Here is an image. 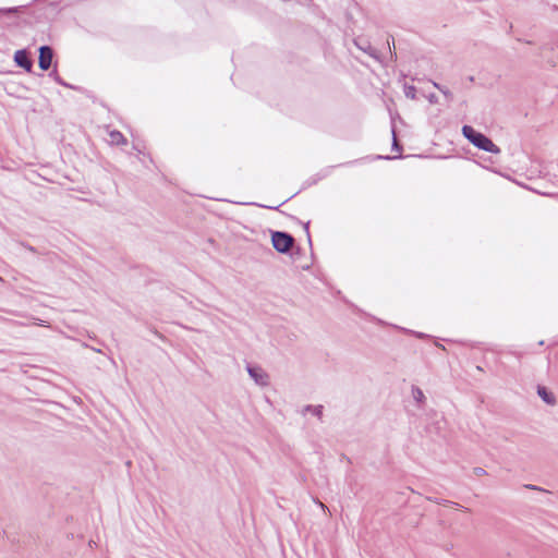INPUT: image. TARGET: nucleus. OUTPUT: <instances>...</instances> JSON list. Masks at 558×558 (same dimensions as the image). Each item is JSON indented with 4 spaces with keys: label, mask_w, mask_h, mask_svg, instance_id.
Masks as SVG:
<instances>
[{
    "label": "nucleus",
    "mask_w": 558,
    "mask_h": 558,
    "mask_svg": "<svg viewBox=\"0 0 558 558\" xmlns=\"http://www.w3.org/2000/svg\"><path fill=\"white\" fill-rule=\"evenodd\" d=\"M323 405H305L302 410V414H305L307 412H311L313 415L317 416L319 420L323 417Z\"/></svg>",
    "instance_id": "1a4fd4ad"
},
{
    "label": "nucleus",
    "mask_w": 558,
    "mask_h": 558,
    "mask_svg": "<svg viewBox=\"0 0 558 558\" xmlns=\"http://www.w3.org/2000/svg\"><path fill=\"white\" fill-rule=\"evenodd\" d=\"M462 134L477 148L492 154H499L500 148L486 135L475 131L470 125L462 128Z\"/></svg>",
    "instance_id": "f257e3e1"
},
{
    "label": "nucleus",
    "mask_w": 558,
    "mask_h": 558,
    "mask_svg": "<svg viewBox=\"0 0 558 558\" xmlns=\"http://www.w3.org/2000/svg\"><path fill=\"white\" fill-rule=\"evenodd\" d=\"M390 43H391L392 45H395V39H393V37H391L390 39H387V44H388V46L390 45Z\"/></svg>",
    "instance_id": "a211bd4d"
},
{
    "label": "nucleus",
    "mask_w": 558,
    "mask_h": 558,
    "mask_svg": "<svg viewBox=\"0 0 558 558\" xmlns=\"http://www.w3.org/2000/svg\"><path fill=\"white\" fill-rule=\"evenodd\" d=\"M53 51L49 46H41L39 48L38 64L43 71H47L51 66Z\"/></svg>",
    "instance_id": "20e7f679"
},
{
    "label": "nucleus",
    "mask_w": 558,
    "mask_h": 558,
    "mask_svg": "<svg viewBox=\"0 0 558 558\" xmlns=\"http://www.w3.org/2000/svg\"><path fill=\"white\" fill-rule=\"evenodd\" d=\"M392 136H393L392 148L399 151L400 150V146H399V144L397 142V138H396L395 129H392Z\"/></svg>",
    "instance_id": "2eb2a0df"
},
{
    "label": "nucleus",
    "mask_w": 558,
    "mask_h": 558,
    "mask_svg": "<svg viewBox=\"0 0 558 558\" xmlns=\"http://www.w3.org/2000/svg\"><path fill=\"white\" fill-rule=\"evenodd\" d=\"M428 100L432 104H436L438 101V98H437V96L435 94H432V95L428 96Z\"/></svg>",
    "instance_id": "dca6fc26"
},
{
    "label": "nucleus",
    "mask_w": 558,
    "mask_h": 558,
    "mask_svg": "<svg viewBox=\"0 0 558 558\" xmlns=\"http://www.w3.org/2000/svg\"><path fill=\"white\" fill-rule=\"evenodd\" d=\"M14 61L15 63L26 70L27 72H31L33 69V62L28 57V53L26 50H17L14 53Z\"/></svg>",
    "instance_id": "423d86ee"
},
{
    "label": "nucleus",
    "mask_w": 558,
    "mask_h": 558,
    "mask_svg": "<svg viewBox=\"0 0 558 558\" xmlns=\"http://www.w3.org/2000/svg\"><path fill=\"white\" fill-rule=\"evenodd\" d=\"M247 373L258 386L265 387L269 384V376L262 367L247 365Z\"/></svg>",
    "instance_id": "7ed1b4c3"
},
{
    "label": "nucleus",
    "mask_w": 558,
    "mask_h": 558,
    "mask_svg": "<svg viewBox=\"0 0 558 558\" xmlns=\"http://www.w3.org/2000/svg\"><path fill=\"white\" fill-rule=\"evenodd\" d=\"M109 135H110V142L112 144L119 145V144L124 143V137L119 131H112V132H110Z\"/></svg>",
    "instance_id": "9b49d317"
},
{
    "label": "nucleus",
    "mask_w": 558,
    "mask_h": 558,
    "mask_svg": "<svg viewBox=\"0 0 558 558\" xmlns=\"http://www.w3.org/2000/svg\"><path fill=\"white\" fill-rule=\"evenodd\" d=\"M433 83V86L435 88H437L439 92H441L444 94V96L448 99V100H452L453 99V95L452 93L446 88L445 86L438 84L437 82H432Z\"/></svg>",
    "instance_id": "9d476101"
},
{
    "label": "nucleus",
    "mask_w": 558,
    "mask_h": 558,
    "mask_svg": "<svg viewBox=\"0 0 558 558\" xmlns=\"http://www.w3.org/2000/svg\"><path fill=\"white\" fill-rule=\"evenodd\" d=\"M527 488H531V489H536V486L534 485H526Z\"/></svg>",
    "instance_id": "aec40b11"
},
{
    "label": "nucleus",
    "mask_w": 558,
    "mask_h": 558,
    "mask_svg": "<svg viewBox=\"0 0 558 558\" xmlns=\"http://www.w3.org/2000/svg\"><path fill=\"white\" fill-rule=\"evenodd\" d=\"M404 95L410 99L416 98V88L412 85L404 86Z\"/></svg>",
    "instance_id": "f8f14e48"
},
{
    "label": "nucleus",
    "mask_w": 558,
    "mask_h": 558,
    "mask_svg": "<svg viewBox=\"0 0 558 558\" xmlns=\"http://www.w3.org/2000/svg\"><path fill=\"white\" fill-rule=\"evenodd\" d=\"M537 395L547 404L554 405L556 403V398L554 397V395L543 386L537 387Z\"/></svg>",
    "instance_id": "0eeeda50"
},
{
    "label": "nucleus",
    "mask_w": 558,
    "mask_h": 558,
    "mask_svg": "<svg viewBox=\"0 0 558 558\" xmlns=\"http://www.w3.org/2000/svg\"><path fill=\"white\" fill-rule=\"evenodd\" d=\"M19 11H20L19 7L2 8V9H0V14H13V13H17Z\"/></svg>",
    "instance_id": "ddd939ff"
},
{
    "label": "nucleus",
    "mask_w": 558,
    "mask_h": 558,
    "mask_svg": "<svg viewBox=\"0 0 558 558\" xmlns=\"http://www.w3.org/2000/svg\"><path fill=\"white\" fill-rule=\"evenodd\" d=\"M411 393L416 403L422 407L425 403V395L423 390L417 386H412Z\"/></svg>",
    "instance_id": "6e6552de"
},
{
    "label": "nucleus",
    "mask_w": 558,
    "mask_h": 558,
    "mask_svg": "<svg viewBox=\"0 0 558 558\" xmlns=\"http://www.w3.org/2000/svg\"><path fill=\"white\" fill-rule=\"evenodd\" d=\"M23 246H24L27 251H29V252H32V253H35V252H36L35 247H33V246H31V245H28V244H23Z\"/></svg>",
    "instance_id": "f3484780"
},
{
    "label": "nucleus",
    "mask_w": 558,
    "mask_h": 558,
    "mask_svg": "<svg viewBox=\"0 0 558 558\" xmlns=\"http://www.w3.org/2000/svg\"><path fill=\"white\" fill-rule=\"evenodd\" d=\"M473 473L476 476H484V475H486V471L483 468H480V466L474 468L473 469Z\"/></svg>",
    "instance_id": "4468645a"
},
{
    "label": "nucleus",
    "mask_w": 558,
    "mask_h": 558,
    "mask_svg": "<svg viewBox=\"0 0 558 558\" xmlns=\"http://www.w3.org/2000/svg\"><path fill=\"white\" fill-rule=\"evenodd\" d=\"M318 505L323 510H327V507L323 502L319 501Z\"/></svg>",
    "instance_id": "6ab92c4d"
},
{
    "label": "nucleus",
    "mask_w": 558,
    "mask_h": 558,
    "mask_svg": "<svg viewBox=\"0 0 558 558\" xmlns=\"http://www.w3.org/2000/svg\"><path fill=\"white\" fill-rule=\"evenodd\" d=\"M271 243L277 252L286 254L293 247L294 238L283 231H274L271 234Z\"/></svg>",
    "instance_id": "f03ea898"
},
{
    "label": "nucleus",
    "mask_w": 558,
    "mask_h": 558,
    "mask_svg": "<svg viewBox=\"0 0 558 558\" xmlns=\"http://www.w3.org/2000/svg\"><path fill=\"white\" fill-rule=\"evenodd\" d=\"M354 44L360 50L367 53L369 57L375 60H379L377 50L372 46L368 39L359 37L354 40Z\"/></svg>",
    "instance_id": "39448f33"
}]
</instances>
